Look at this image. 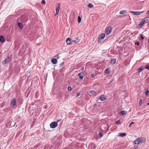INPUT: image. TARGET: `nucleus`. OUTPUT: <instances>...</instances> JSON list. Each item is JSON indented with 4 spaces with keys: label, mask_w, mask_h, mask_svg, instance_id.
Segmentation results:
<instances>
[{
    "label": "nucleus",
    "mask_w": 149,
    "mask_h": 149,
    "mask_svg": "<svg viewBox=\"0 0 149 149\" xmlns=\"http://www.w3.org/2000/svg\"><path fill=\"white\" fill-rule=\"evenodd\" d=\"M10 106L13 109H15L17 106L16 105V99H14L12 101Z\"/></svg>",
    "instance_id": "f257e3e1"
},
{
    "label": "nucleus",
    "mask_w": 149,
    "mask_h": 149,
    "mask_svg": "<svg viewBox=\"0 0 149 149\" xmlns=\"http://www.w3.org/2000/svg\"><path fill=\"white\" fill-rule=\"evenodd\" d=\"M58 126V123L56 122H53L51 123L50 125V127L52 128H54Z\"/></svg>",
    "instance_id": "f03ea898"
},
{
    "label": "nucleus",
    "mask_w": 149,
    "mask_h": 149,
    "mask_svg": "<svg viewBox=\"0 0 149 149\" xmlns=\"http://www.w3.org/2000/svg\"><path fill=\"white\" fill-rule=\"evenodd\" d=\"M112 29V28L110 26H109L105 30V33L107 35L109 34L111 32Z\"/></svg>",
    "instance_id": "7ed1b4c3"
},
{
    "label": "nucleus",
    "mask_w": 149,
    "mask_h": 149,
    "mask_svg": "<svg viewBox=\"0 0 149 149\" xmlns=\"http://www.w3.org/2000/svg\"><path fill=\"white\" fill-rule=\"evenodd\" d=\"M105 36V34L104 33H102L98 37V41L99 40L100 41L102 39H104Z\"/></svg>",
    "instance_id": "20e7f679"
},
{
    "label": "nucleus",
    "mask_w": 149,
    "mask_h": 149,
    "mask_svg": "<svg viewBox=\"0 0 149 149\" xmlns=\"http://www.w3.org/2000/svg\"><path fill=\"white\" fill-rule=\"evenodd\" d=\"M80 41V40L79 38H74V40L72 41V44H73L74 42H75L76 43H79Z\"/></svg>",
    "instance_id": "39448f33"
},
{
    "label": "nucleus",
    "mask_w": 149,
    "mask_h": 149,
    "mask_svg": "<svg viewBox=\"0 0 149 149\" xmlns=\"http://www.w3.org/2000/svg\"><path fill=\"white\" fill-rule=\"evenodd\" d=\"M138 139L139 140L140 143H144L146 140L145 138L141 137L138 138Z\"/></svg>",
    "instance_id": "423d86ee"
},
{
    "label": "nucleus",
    "mask_w": 149,
    "mask_h": 149,
    "mask_svg": "<svg viewBox=\"0 0 149 149\" xmlns=\"http://www.w3.org/2000/svg\"><path fill=\"white\" fill-rule=\"evenodd\" d=\"M88 147L89 149H94L96 147V146L94 143H90Z\"/></svg>",
    "instance_id": "0eeeda50"
},
{
    "label": "nucleus",
    "mask_w": 149,
    "mask_h": 149,
    "mask_svg": "<svg viewBox=\"0 0 149 149\" xmlns=\"http://www.w3.org/2000/svg\"><path fill=\"white\" fill-rule=\"evenodd\" d=\"M71 39L70 38H68L66 40L67 44L68 45H70L71 43H72V42L71 41Z\"/></svg>",
    "instance_id": "6e6552de"
},
{
    "label": "nucleus",
    "mask_w": 149,
    "mask_h": 149,
    "mask_svg": "<svg viewBox=\"0 0 149 149\" xmlns=\"http://www.w3.org/2000/svg\"><path fill=\"white\" fill-rule=\"evenodd\" d=\"M84 74L83 73H79L78 74V76L79 77V78L81 79H82L84 78Z\"/></svg>",
    "instance_id": "1a4fd4ad"
},
{
    "label": "nucleus",
    "mask_w": 149,
    "mask_h": 149,
    "mask_svg": "<svg viewBox=\"0 0 149 149\" xmlns=\"http://www.w3.org/2000/svg\"><path fill=\"white\" fill-rule=\"evenodd\" d=\"M60 3H59L58 4V6L56 8V14H58L59 12V10L60 8Z\"/></svg>",
    "instance_id": "9d476101"
},
{
    "label": "nucleus",
    "mask_w": 149,
    "mask_h": 149,
    "mask_svg": "<svg viewBox=\"0 0 149 149\" xmlns=\"http://www.w3.org/2000/svg\"><path fill=\"white\" fill-rule=\"evenodd\" d=\"M5 41V39L4 37L2 36H0V42H3Z\"/></svg>",
    "instance_id": "9b49d317"
},
{
    "label": "nucleus",
    "mask_w": 149,
    "mask_h": 149,
    "mask_svg": "<svg viewBox=\"0 0 149 149\" xmlns=\"http://www.w3.org/2000/svg\"><path fill=\"white\" fill-rule=\"evenodd\" d=\"M52 62L53 64H56L57 63V61L56 59L53 58L52 59Z\"/></svg>",
    "instance_id": "f8f14e48"
},
{
    "label": "nucleus",
    "mask_w": 149,
    "mask_h": 149,
    "mask_svg": "<svg viewBox=\"0 0 149 149\" xmlns=\"http://www.w3.org/2000/svg\"><path fill=\"white\" fill-rule=\"evenodd\" d=\"M144 25V23L143 22H142L141 21L140 23L137 26V28H141Z\"/></svg>",
    "instance_id": "ddd939ff"
},
{
    "label": "nucleus",
    "mask_w": 149,
    "mask_h": 149,
    "mask_svg": "<svg viewBox=\"0 0 149 149\" xmlns=\"http://www.w3.org/2000/svg\"><path fill=\"white\" fill-rule=\"evenodd\" d=\"M100 99L101 100L103 101L106 99V97L104 95H102L100 96Z\"/></svg>",
    "instance_id": "4468645a"
},
{
    "label": "nucleus",
    "mask_w": 149,
    "mask_h": 149,
    "mask_svg": "<svg viewBox=\"0 0 149 149\" xmlns=\"http://www.w3.org/2000/svg\"><path fill=\"white\" fill-rule=\"evenodd\" d=\"M127 112L125 110H123L121 111L120 112V115H123L124 114H125L127 113Z\"/></svg>",
    "instance_id": "2eb2a0df"
},
{
    "label": "nucleus",
    "mask_w": 149,
    "mask_h": 149,
    "mask_svg": "<svg viewBox=\"0 0 149 149\" xmlns=\"http://www.w3.org/2000/svg\"><path fill=\"white\" fill-rule=\"evenodd\" d=\"M18 26L21 29H22L23 28V24L22 23L18 22Z\"/></svg>",
    "instance_id": "dca6fc26"
},
{
    "label": "nucleus",
    "mask_w": 149,
    "mask_h": 149,
    "mask_svg": "<svg viewBox=\"0 0 149 149\" xmlns=\"http://www.w3.org/2000/svg\"><path fill=\"white\" fill-rule=\"evenodd\" d=\"M116 62V59L115 58L112 59L110 62V64H114Z\"/></svg>",
    "instance_id": "f3484780"
},
{
    "label": "nucleus",
    "mask_w": 149,
    "mask_h": 149,
    "mask_svg": "<svg viewBox=\"0 0 149 149\" xmlns=\"http://www.w3.org/2000/svg\"><path fill=\"white\" fill-rule=\"evenodd\" d=\"M9 62V61L6 58L4 61L2 62V63L4 65L8 63Z\"/></svg>",
    "instance_id": "a211bd4d"
},
{
    "label": "nucleus",
    "mask_w": 149,
    "mask_h": 149,
    "mask_svg": "<svg viewBox=\"0 0 149 149\" xmlns=\"http://www.w3.org/2000/svg\"><path fill=\"white\" fill-rule=\"evenodd\" d=\"M127 11L126 10H121L120 12V15H124L127 13Z\"/></svg>",
    "instance_id": "6ab92c4d"
},
{
    "label": "nucleus",
    "mask_w": 149,
    "mask_h": 149,
    "mask_svg": "<svg viewBox=\"0 0 149 149\" xmlns=\"http://www.w3.org/2000/svg\"><path fill=\"white\" fill-rule=\"evenodd\" d=\"M139 143V140H138V138L134 141V144H138Z\"/></svg>",
    "instance_id": "aec40b11"
},
{
    "label": "nucleus",
    "mask_w": 149,
    "mask_h": 149,
    "mask_svg": "<svg viewBox=\"0 0 149 149\" xmlns=\"http://www.w3.org/2000/svg\"><path fill=\"white\" fill-rule=\"evenodd\" d=\"M144 68L143 67H141L138 70V72L139 73H140V72H141L142 70H144Z\"/></svg>",
    "instance_id": "412c9836"
},
{
    "label": "nucleus",
    "mask_w": 149,
    "mask_h": 149,
    "mask_svg": "<svg viewBox=\"0 0 149 149\" xmlns=\"http://www.w3.org/2000/svg\"><path fill=\"white\" fill-rule=\"evenodd\" d=\"M110 71L109 70V68L106 69L105 70V72L107 74H108L109 73H110Z\"/></svg>",
    "instance_id": "4be33fe9"
},
{
    "label": "nucleus",
    "mask_w": 149,
    "mask_h": 149,
    "mask_svg": "<svg viewBox=\"0 0 149 149\" xmlns=\"http://www.w3.org/2000/svg\"><path fill=\"white\" fill-rule=\"evenodd\" d=\"M126 135V134L125 133H121L120 134V135L122 137L125 136Z\"/></svg>",
    "instance_id": "5701e85b"
},
{
    "label": "nucleus",
    "mask_w": 149,
    "mask_h": 149,
    "mask_svg": "<svg viewBox=\"0 0 149 149\" xmlns=\"http://www.w3.org/2000/svg\"><path fill=\"white\" fill-rule=\"evenodd\" d=\"M88 6L89 8H92L93 7V5L91 3H89L88 5Z\"/></svg>",
    "instance_id": "b1692460"
},
{
    "label": "nucleus",
    "mask_w": 149,
    "mask_h": 149,
    "mask_svg": "<svg viewBox=\"0 0 149 149\" xmlns=\"http://www.w3.org/2000/svg\"><path fill=\"white\" fill-rule=\"evenodd\" d=\"M78 21L79 23H81V17L79 16H78Z\"/></svg>",
    "instance_id": "393cba45"
},
{
    "label": "nucleus",
    "mask_w": 149,
    "mask_h": 149,
    "mask_svg": "<svg viewBox=\"0 0 149 149\" xmlns=\"http://www.w3.org/2000/svg\"><path fill=\"white\" fill-rule=\"evenodd\" d=\"M145 94L149 96V91L148 90H146L145 91Z\"/></svg>",
    "instance_id": "a878e982"
},
{
    "label": "nucleus",
    "mask_w": 149,
    "mask_h": 149,
    "mask_svg": "<svg viewBox=\"0 0 149 149\" xmlns=\"http://www.w3.org/2000/svg\"><path fill=\"white\" fill-rule=\"evenodd\" d=\"M116 123L117 124H121V122L120 121V120H118L116 122Z\"/></svg>",
    "instance_id": "bb28decb"
},
{
    "label": "nucleus",
    "mask_w": 149,
    "mask_h": 149,
    "mask_svg": "<svg viewBox=\"0 0 149 149\" xmlns=\"http://www.w3.org/2000/svg\"><path fill=\"white\" fill-rule=\"evenodd\" d=\"M90 93L93 95H94L95 94V92L93 91H90Z\"/></svg>",
    "instance_id": "cd10ccee"
},
{
    "label": "nucleus",
    "mask_w": 149,
    "mask_h": 149,
    "mask_svg": "<svg viewBox=\"0 0 149 149\" xmlns=\"http://www.w3.org/2000/svg\"><path fill=\"white\" fill-rule=\"evenodd\" d=\"M144 19H145L146 20V21L149 22V17H145L144 18Z\"/></svg>",
    "instance_id": "c85d7f7f"
},
{
    "label": "nucleus",
    "mask_w": 149,
    "mask_h": 149,
    "mask_svg": "<svg viewBox=\"0 0 149 149\" xmlns=\"http://www.w3.org/2000/svg\"><path fill=\"white\" fill-rule=\"evenodd\" d=\"M143 102V100L142 99H140L139 101V105H141L142 104V103Z\"/></svg>",
    "instance_id": "c756f323"
},
{
    "label": "nucleus",
    "mask_w": 149,
    "mask_h": 149,
    "mask_svg": "<svg viewBox=\"0 0 149 149\" xmlns=\"http://www.w3.org/2000/svg\"><path fill=\"white\" fill-rule=\"evenodd\" d=\"M99 137L100 138L103 136L102 133L101 132H100L99 134Z\"/></svg>",
    "instance_id": "7c9ffc66"
},
{
    "label": "nucleus",
    "mask_w": 149,
    "mask_h": 149,
    "mask_svg": "<svg viewBox=\"0 0 149 149\" xmlns=\"http://www.w3.org/2000/svg\"><path fill=\"white\" fill-rule=\"evenodd\" d=\"M135 13L134 15H140V12L139 11L135 12Z\"/></svg>",
    "instance_id": "2f4dec72"
},
{
    "label": "nucleus",
    "mask_w": 149,
    "mask_h": 149,
    "mask_svg": "<svg viewBox=\"0 0 149 149\" xmlns=\"http://www.w3.org/2000/svg\"><path fill=\"white\" fill-rule=\"evenodd\" d=\"M145 68L148 69L149 70V64L147 65L145 67Z\"/></svg>",
    "instance_id": "473e14b6"
},
{
    "label": "nucleus",
    "mask_w": 149,
    "mask_h": 149,
    "mask_svg": "<svg viewBox=\"0 0 149 149\" xmlns=\"http://www.w3.org/2000/svg\"><path fill=\"white\" fill-rule=\"evenodd\" d=\"M68 91H70L72 90V88L70 86H69L68 88Z\"/></svg>",
    "instance_id": "72a5a7b5"
},
{
    "label": "nucleus",
    "mask_w": 149,
    "mask_h": 149,
    "mask_svg": "<svg viewBox=\"0 0 149 149\" xmlns=\"http://www.w3.org/2000/svg\"><path fill=\"white\" fill-rule=\"evenodd\" d=\"M45 0H42L41 1V3L42 4H45Z\"/></svg>",
    "instance_id": "f704fd0d"
},
{
    "label": "nucleus",
    "mask_w": 149,
    "mask_h": 149,
    "mask_svg": "<svg viewBox=\"0 0 149 149\" xmlns=\"http://www.w3.org/2000/svg\"><path fill=\"white\" fill-rule=\"evenodd\" d=\"M141 39V40H143L144 39V37L142 36V34L140 36Z\"/></svg>",
    "instance_id": "c9c22d12"
},
{
    "label": "nucleus",
    "mask_w": 149,
    "mask_h": 149,
    "mask_svg": "<svg viewBox=\"0 0 149 149\" xmlns=\"http://www.w3.org/2000/svg\"><path fill=\"white\" fill-rule=\"evenodd\" d=\"M134 122H131L129 125V127H131V125H132V124H134Z\"/></svg>",
    "instance_id": "e433bc0d"
},
{
    "label": "nucleus",
    "mask_w": 149,
    "mask_h": 149,
    "mask_svg": "<svg viewBox=\"0 0 149 149\" xmlns=\"http://www.w3.org/2000/svg\"><path fill=\"white\" fill-rule=\"evenodd\" d=\"M141 22H143V23H144H144L146 22V20H145V19H144V18L143 19V20L141 21Z\"/></svg>",
    "instance_id": "4c0bfd02"
},
{
    "label": "nucleus",
    "mask_w": 149,
    "mask_h": 149,
    "mask_svg": "<svg viewBox=\"0 0 149 149\" xmlns=\"http://www.w3.org/2000/svg\"><path fill=\"white\" fill-rule=\"evenodd\" d=\"M95 75L94 74H92L91 75V77L92 78H94L95 77Z\"/></svg>",
    "instance_id": "58836bf2"
},
{
    "label": "nucleus",
    "mask_w": 149,
    "mask_h": 149,
    "mask_svg": "<svg viewBox=\"0 0 149 149\" xmlns=\"http://www.w3.org/2000/svg\"><path fill=\"white\" fill-rule=\"evenodd\" d=\"M135 45H137L138 46H139V42L138 41H137V42H136L135 43Z\"/></svg>",
    "instance_id": "ea45409f"
},
{
    "label": "nucleus",
    "mask_w": 149,
    "mask_h": 149,
    "mask_svg": "<svg viewBox=\"0 0 149 149\" xmlns=\"http://www.w3.org/2000/svg\"><path fill=\"white\" fill-rule=\"evenodd\" d=\"M80 95V93H78L76 95V97H78V96H79Z\"/></svg>",
    "instance_id": "a19ab883"
},
{
    "label": "nucleus",
    "mask_w": 149,
    "mask_h": 149,
    "mask_svg": "<svg viewBox=\"0 0 149 149\" xmlns=\"http://www.w3.org/2000/svg\"><path fill=\"white\" fill-rule=\"evenodd\" d=\"M93 106L94 107H96L97 106V104L96 103Z\"/></svg>",
    "instance_id": "79ce46f5"
},
{
    "label": "nucleus",
    "mask_w": 149,
    "mask_h": 149,
    "mask_svg": "<svg viewBox=\"0 0 149 149\" xmlns=\"http://www.w3.org/2000/svg\"><path fill=\"white\" fill-rule=\"evenodd\" d=\"M135 11H131L130 12L132 13V14H134H134L135 13Z\"/></svg>",
    "instance_id": "37998d69"
},
{
    "label": "nucleus",
    "mask_w": 149,
    "mask_h": 149,
    "mask_svg": "<svg viewBox=\"0 0 149 149\" xmlns=\"http://www.w3.org/2000/svg\"><path fill=\"white\" fill-rule=\"evenodd\" d=\"M59 54L58 53V54H57L56 56V57H57L59 55Z\"/></svg>",
    "instance_id": "c03bdc74"
},
{
    "label": "nucleus",
    "mask_w": 149,
    "mask_h": 149,
    "mask_svg": "<svg viewBox=\"0 0 149 149\" xmlns=\"http://www.w3.org/2000/svg\"><path fill=\"white\" fill-rule=\"evenodd\" d=\"M146 14H149V10H148Z\"/></svg>",
    "instance_id": "a18cd8bd"
},
{
    "label": "nucleus",
    "mask_w": 149,
    "mask_h": 149,
    "mask_svg": "<svg viewBox=\"0 0 149 149\" xmlns=\"http://www.w3.org/2000/svg\"><path fill=\"white\" fill-rule=\"evenodd\" d=\"M64 64V63L63 62L62 63H61L60 64V65H62L63 64Z\"/></svg>",
    "instance_id": "49530a36"
},
{
    "label": "nucleus",
    "mask_w": 149,
    "mask_h": 149,
    "mask_svg": "<svg viewBox=\"0 0 149 149\" xmlns=\"http://www.w3.org/2000/svg\"><path fill=\"white\" fill-rule=\"evenodd\" d=\"M140 12V14L141 13H143V11H140V12Z\"/></svg>",
    "instance_id": "de8ad7c7"
},
{
    "label": "nucleus",
    "mask_w": 149,
    "mask_h": 149,
    "mask_svg": "<svg viewBox=\"0 0 149 149\" xmlns=\"http://www.w3.org/2000/svg\"><path fill=\"white\" fill-rule=\"evenodd\" d=\"M7 58H8V59H9V56H8Z\"/></svg>",
    "instance_id": "09e8293b"
},
{
    "label": "nucleus",
    "mask_w": 149,
    "mask_h": 149,
    "mask_svg": "<svg viewBox=\"0 0 149 149\" xmlns=\"http://www.w3.org/2000/svg\"><path fill=\"white\" fill-rule=\"evenodd\" d=\"M147 105H149V102L147 104Z\"/></svg>",
    "instance_id": "8fccbe9b"
},
{
    "label": "nucleus",
    "mask_w": 149,
    "mask_h": 149,
    "mask_svg": "<svg viewBox=\"0 0 149 149\" xmlns=\"http://www.w3.org/2000/svg\"><path fill=\"white\" fill-rule=\"evenodd\" d=\"M60 120H57V123L58 122H59L60 121Z\"/></svg>",
    "instance_id": "3c124183"
},
{
    "label": "nucleus",
    "mask_w": 149,
    "mask_h": 149,
    "mask_svg": "<svg viewBox=\"0 0 149 149\" xmlns=\"http://www.w3.org/2000/svg\"><path fill=\"white\" fill-rule=\"evenodd\" d=\"M148 42L149 43V38H148Z\"/></svg>",
    "instance_id": "603ef678"
},
{
    "label": "nucleus",
    "mask_w": 149,
    "mask_h": 149,
    "mask_svg": "<svg viewBox=\"0 0 149 149\" xmlns=\"http://www.w3.org/2000/svg\"><path fill=\"white\" fill-rule=\"evenodd\" d=\"M8 18V17H7L6 18V20H7V19Z\"/></svg>",
    "instance_id": "864d4df0"
}]
</instances>
